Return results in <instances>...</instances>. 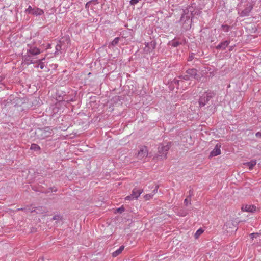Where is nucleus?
<instances>
[{"label":"nucleus","instance_id":"obj_1","mask_svg":"<svg viewBox=\"0 0 261 261\" xmlns=\"http://www.w3.org/2000/svg\"><path fill=\"white\" fill-rule=\"evenodd\" d=\"M40 53V49L34 44H28L23 49V61L28 65L36 63L37 61L36 56Z\"/></svg>","mask_w":261,"mask_h":261},{"label":"nucleus","instance_id":"obj_2","mask_svg":"<svg viewBox=\"0 0 261 261\" xmlns=\"http://www.w3.org/2000/svg\"><path fill=\"white\" fill-rule=\"evenodd\" d=\"M171 146V143L168 142L166 145L160 144L158 147V152L154 156L157 160H163L167 158L168 151Z\"/></svg>","mask_w":261,"mask_h":261},{"label":"nucleus","instance_id":"obj_3","mask_svg":"<svg viewBox=\"0 0 261 261\" xmlns=\"http://www.w3.org/2000/svg\"><path fill=\"white\" fill-rule=\"evenodd\" d=\"M191 14L189 13V11L185 10L180 19V22L182 24V27L185 30H188L191 28V20L190 19Z\"/></svg>","mask_w":261,"mask_h":261},{"label":"nucleus","instance_id":"obj_4","mask_svg":"<svg viewBox=\"0 0 261 261\" xmlns=\"http://www.w3.org/2000/svg\"><path fill=\"white\" fill-rule=\"evenodd\" d=\"M36 134L39 138L43 139L50 136L53 134V132L51 127H46L43 128L38 129Z\"/></svg>","mask_w":261,"mask_h":261},{"label":"nucleus","instance_id":"obj_5","mask_svg":"<svg viewBox=\"0 0 261 261\" xmlns=\"http://www.w3.org/2000/svg\"><path fill=\"white\" fill-rule=\"evenodd\" d=\"M137 157L139 159H143L144 158H146L148 155V150L146 146H142L140 148L139 150L137 153L136 154Z\"/></svg>","mask_w":261,"mask_h":261},{"label":"nucleus","instance_id":"obj_6","mask_svg":"<svg viewBox=\"0 0 261 261\" xmlns=\"http://www.w3.org/2000/svg\"><path fill=\"white\" fill-rule=\"evenodd\" d=\"M223 229L227 231L228 233H231L236 231L237 228L232 222L228 221L224 224Z\"/></svg>","mask_w":261,"mask_h":261},{"label":"nucleus","instance_id":"obj_7","mask_svg":"<svg viewBox=\"0 0 261 261\" xmlns=\"http://www.w3.org/2000/svg\"><path fill=\"white\" fill-rule=\"evenodd\" d=\"M211 98L212 96L208 94L202 95L200 97L199 100V106L200 107L204 106Z\"/></svg>","mask_w":261,"mask_h":261},{"label":"nucleus","instance_id":"obj_8","mask_svg":"<svg viewBox=\"0 0 261 261\" xmlns=\"http://www.w3.org/2000/svg\"><path fill=\"white\" fill-rule=\"evenodd\" d=\"M156 45V43L154 40H152L150 42L145 43V47L144 48L145 51L150 53L153 50Z\"/></svg>","mask_w":261,"mask_h":261},{"label":"nucleus","instance_id":"obj_9","mask_svg":"<svg viewBox=\"0 0 261 261\" xmlns=\"http://www.w3.org/2000/svg\"><path fill=\"white\" fill-rule=\"evenodd\" d=\"M242 210L245 212L253 213L256 211V206L253 205H243Z\"/></svg>","mask_w":261,"mask_h":261},{"label":"nucleus","instance_id":"obj_10","mask_svg":"<svg viewBox=\"0 0 261 261\" xmlns=\"http://www.w3.org/2000/svg\"><path fill=\"white\" fill-rule=\"evenodd\" d=\"M221 145L219 144H216L214 149L210 153V156H215L221 154Z\"/></svg>","mask_w":261,"mask_h":261},{"label":"nucleus","instance_id":"obj_11","mask_svg":"<svg viewBox=\"0 0 261 261\" xmlns=\"http://www.w3.org/2000/svg\"><path fill=\"white\" fill-rule=\"evenodd\" d=\"M252 9V6L251 5L247 6L243 10L240 12V16L241 17L249 16Z\"/></svg>","mask_w":261,"mask_h":261},{"label":"nucleus","instance_id":"obj_12","mask_svg":"<svg viewBox=\"0 0 261 261\" xmlns=\"http://www.w3.org/2000/svg\"><path fill=\"white\" fill-rule=\"evenodd\" d=\"M31 15L38 16L44 14V11L38 7H34V9L30 14Z\"/></svg>","mask_w":261,"mask_h":261},{"label":"nucleus","instance_id":"obj_13","mask_svg":"<svg viewBox=\"0 0 261 261\" xmlns=\"http://www.w3.org/2000/svg\"><path fill=\"white\" fill-rule=\"evenodd\" d=\"M186 73L190 75V77L198 79V77H197V70L196 69H189L186 71Z\"/></svg>","mask_w":261,"mask_h":261},{"label":"nucleus","instance_id":"obj_14","mask_svg":"<svg viewBox=\"0 0 261 261\" xmlns=\"http://www.w3.org/2000/svg\"><path fill=\"white\" fill-rule=\"evenodd\" d=\"M143 190L135 188L133 190L132 195L136 199L140 196Z\"/></svg>","mask_w":261,"mask_h":261},{"label":"nucleus","instance_id":"obj_15","mask_svg":"<svg viewBox=\"0 0 261 261\" xmlns=\"http://www.w3.org/2000/svg\"><path fill=\"white\" fill-rule=\"evenodd\" d=\"M229 42L228 41H227V40L223 42H221L219 45H218L216 46V49L224 50L229 45Z\"/></svg>","mask_w":261,"mask_h":261},{"label":"nucleus","instance_id":"obj_16","mask_svg":"<svg viewBox=\"0 0 261 261\" xmlns=\"http://www.w3.org/2000/svg\"><path fill=\"white\" fill-rule=\"evenodd\" d=\"M256 164V161L254 160H252L250 162L245 163L244 166L248 167L249 169H252L254 166Z\"/></svg>","mask_w":261,"mask_h":261},{"label":"nucleus","instance_id":"obj_17","mask_svg":"<svg viewBox=\"0 0 261 261\" xmlns=\"http://www.w3.org/2000/svg\"><path fill=\"white\" fill-rule=\"evenodd\" d=\"M124 246H120L118 249H117V250H116L115 251H114L113 253V254H112L113 256L116 257L117 256L119 255L122 252V251L124 250Z\"/></svg>","mask_w":261,"mask_h":261},{"label":"nucleus","instance_id":"obj_18","mask_svg":"<svg viewBox=\"0 0 261 261\" xmlns=\"http://www.w3.org/2000/svg\"><path fill=\"white\" fill-rule=\"evenodd\" d=\"M45 60V58H43L42 59H40L39 60H37L36 63H38V66H39V67L42 69L44 67V63L43 62V61Z\"/></svg>","mask_w":261,"mask_h":261},{"label":"nucleus","instance_id":"obj_19","mask_svg":"<svg viewBox=\"0 0 261 261\" xmlns=\"http://www.w3.org/2000/svg\"><path fill=\"white\" fill-rule=\"evenodd\" d=\"M189 192H190L189 195L184 200V203H185V204L186 206H187L189 203L191 204V203H190V201H191L190 197H191V196L192 195V192H191V190H190Z\"/></svg>","mask_w":261,"mask_h":261},{"label":"nucleus","instance_id":"obj_20","mask_svg":"<svg viewBox=\"0 0 261 261\" xmlns=\"http://www.w3.org/2000/svg\"><path fill=\"white\" fill-rule=\"evenodd\" d=\"M30 149L34 151H38L40 149L39 146L36 144H32L31 145Z\"/></svg>","mask_w":261,"mask_h":261},{"label":"nucleus","instance_id":"obj_21","mask_svg":"<svg viewBox=\"0 0 261 261\" xmlns=\"http://www.w3.org/2000/svg\"><path fill=\"white\" fill-rule=\"evenodd\" d=\"M120 38L119 37L115 38L111 43V44L109 45V47H110L111 45L112 46H115L116 45L119 41Z\"/></svg>","mask_w":261,"mask_h":261},{"label":"nucleus","instance_id":"obj_22","mask_svg":"<svg viewBox=\"0 0 261 261\" xmlns=\"http://www.w3.org/2000/svg\"><path fill=\"white\" fill-rule=\"evenodd\" d=\"M203 231H204L202 228H199L198 230H197V231L195 233V238L196 239L198 238V237L203 232Z\"/></svg>","mask_w":261,"mask_h":261},{"label":"nucleus","instance_id":"obj_23","mask_svg":"<svg viewBox=\"0 0 261 261\" xmlns=\"http://www.w3.org/2000/svg\"><path fill=\"white\" fill-rule=\"evenodd\" d=\"M34 9V8H33L31 6L29 5L28 7V8H27L25 11H24V12L27 14H30L32 12V11Z\"/></svg>","mask_w":261,"mask_h":261},{"label":"nucleus","instance_id":"obj_24","mask_svg":"<svg viewBox=\"0 0 261 261\" xmlns=\"http://www.w3.org/2000/svg\"><path fill=\"white\" fill-rule=\"evenodd\" d=\"M181 44V42L175 40H173L171 42V45L174 47L178 46Z\"/></svg>","mask_w":261,"mask_h":261},{"label":"nucleus","instance_id":"obj_25","mask_svg":"<svg viewBox=\"0 0 261 261\" xmlns=\"http://www.w3.org/2000/svg\"><path fill=\"white\" fill-rule=\"evenodd\" d=\"M222 28L225 32H227L229 31L230 27L227 24H223Z\"/></svg>","mask_w":261,"mask_h":261},{"label":"nucleus","instance_id":"obj_26","mask_svg":"<svg viewBox=\"0 0 261 261\" xmlns=\"http://www.w3.org/2000/svg\"><path fill=\"white\" fill-rule=\"evenodd\" d=\"M61 48L62 46L60 44L58 43V44H57V45L56 46V52L55 54H57V53L61 49Z\"/></svg>","mask_w":261,"mask_h":261},{"label":"nucleus","instance_id":"obj_27","mask_svg":"<svg viewBox=\"0 0 261 261\" xmlns=\"http://www.w3.org/2000/svg\"><path fill=\"white\" fill-rule=\"evenodd\" d=\"M180 77L182 78V79H184L186 81H188L190 79V75H189L188 74H187L186 75H181V76H180Z\"/></svg>","mask_w":261,"mask_h":261},{"label":"nucleus","instance_id":"obj_28","mask_svg":"<svg viewBox=\"0 0 261 261\" xmlns=\"http://www.w3.org/2000/svg\"><path fill=\"white\" fill-rule=\"evenodd\" d=\"M178 213L179 214V215L182 217L185 216L187 214V212L182 210H180Z\"/></svg>","mask_w":261,"mask_h":261},{"label":"nucleus","instance_id":"obj_29","mask_svg":"<svg viewBox=\"0 0 261 261\" xmlns=\"http://www.w3.org/2000/svg\"><path fill=\"white\" fill-rule=\"evenodd\" d=\"M62 219V216L59 215H55L53 217V219L55 220H59Z\"/></svg>","mask_w":261,"mask_h":261},{"label":"nucleus","instance_id":"obj_30","mask_svg":"<svg viewBox=\"0 0 261 261\" xmlns=\"http://www.w3.org/2000/svg\"><path fill=\"white\" fill-rule=\"evenodd\" d=\"M133 199H135L132 194L125 197V200H132Z\"/></svg>","mask_w":261,"mask_h":261},{"label":"nucleus","instance_id":"obj_31","mask_svg":"<svg viewBox=\"0 0 261 261\" xmlns=\"http://www.w3.org/2000/svg\"><path fill=\"white\" fill-rule=\"evenodd\" d=\"M153 194H146L145 196V198H146V200H148L149 199V198H151L153 196Z\"/></svg>","mask_w":261,"mask_h":261},{"label":"nucleus","instance_id":"obj_32","mask_svg":"<svg viewBox=\"0 0 261 261\" xmlns=\"http://www.w3.org/2000/svg\"><path fill=\"white\" fill-rule=\"evenodd\" d=\"M117 212H118L119 213H122V212H123L124 211V208L122 206L121 207L118 208L117 210Z\"/></svg>","mask_w":261,"mask_h":261},{"label":"nucleus","instance_id":"obj_33","mask_svg":"<svg viewBox=\"0 0 261 261\" xmlns=\"http://www.w3.org/2000/svg\"><path fill=\"white\" fill-rule=\"evenodd\" d=\"M194 59V55L192 54L191 55L189 56L188 61H191Z\"/></svg>","mask_w":261,"mask_h":261},{"label":"nucleus","instance_id":"obj_34","mask_svg":"<svg viewBox=\"0 0 261 261\" xmlns=\"http://www.w3.org/2000/svg\"><path fill=\"white\" fill-rule=\"evenodd\" d=\"M91 1H89L88 2L86 5H85V8L86 9H88L90 6V5L91 4Z\"/></svg>","mask_w":261,"mask_h":261},{"label":"nucleus","instance_id":"obj_35","mask_svg":"<svg viewBox=\"0 0 261 261\" xmlns=\"http://www.w3.org/2000/svg\"><path fill=\"white\" fill-rule=\"evenodd\" d=\"M257 234V233H252L250 234V236L251 239H253Z\"/></svg>","mask_w":261,"mask_h":261},{"label":"nucleus","instance_id":"obj_36","mask_svg":"<svg viewBox=\"0 0 261 261\" xmlns=\"http://www.w3.org/2000/svg\"><path fill=\"white\" fill-rule=\"evenodd\" d=\"M255 135L258 138H261V132L256 133Z\"/></svg>","mask_w":261,"mask_h":261},{"label":"nucleus","instance_id":"obj_37","mask_svg":"<svg viewBox=\"0 0 261 261\" xmlns=\"http://www.w3.org/2000/svg\"><path fill=\"white\" fill-rule=\"evenodd\" d=\"M5 77L3 75L0 76V83L3 81V80L4 79Z\"/></svg>","mask_w":261,"mask_h":261},{"label":"nucleus","instance_id":"obj_38","mask_svg":"<svg viewBox=\"0 0 261 261\" xmlns=\"http://www.w3.org/2000/svg\"><path fill=\"white\" fill-rule=\"evenodd\" d=\"M157 190H158V187H156L155 189L153 190V193L155 194L157 192Z\"/></svg>","mask_w":261,"mask_h":261},{"label":"nucleus","instance_id":"obj_39","mask_svg":"<svg viewBox=\"0 0 261 261\" xmlns=\"http://www.w3.org/2000/svg\"><path fill=\"white\" fill-rule=\"evenodd\" d=\"M36 67H39V66H38V65L35 66Z\"/></svg>","mask_w":261,"mask_h":261}]
</instances>
